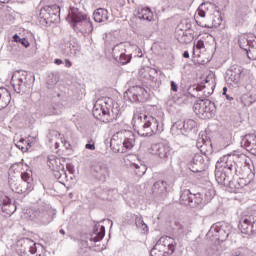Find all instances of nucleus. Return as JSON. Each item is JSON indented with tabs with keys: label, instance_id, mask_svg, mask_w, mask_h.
Masks as SVG:
<instances>
[{
	"label": "nucleus",
	"instance_id": "1",
	"mask_svg": "<svg viewBox=\"0 0 256 256\" xmlns=\"http://www.w3.org/2000/svg\"><path fill=\"white\" fill-rule=\"evenodd\" d=\"M10 189L19 195H29L34 189L33 175L25 171L23 163L13 164L8 171Z\"/></svg>",
	"mask_w": 256,
	"mask_h": 256
},
{
	"label": "nucleus",
	"instance_id": "2",
	"mask_svg": "<svg viewBox=\"0 0 256 256\" xmlns=\"http://www.w3.org/2000/svg\"><path fill=\"white\" fill-rule=\"evenodd\" d=\"M141 112L136 111L132 118V125L134 131H137L138 135L141 137H153V135H161L163 133V124L153 116H144Z\"/></svg>",
	"mask_w": 256,
	"mask_h": 256
},
{
	"label": "nucleus",
	"instance_id": "3",
	"mask_svg": "<svg viewBox=\"0 0 256 256\" xmlns=\"http://www.w3.org/2000/svg\"><path fill=\"white\" fill-rule=\"evenodd\" d=\"M92 113L98 121L112 123L119 117V107H115L113 99L104 98L95 102Z\"/></svg>",
	"mask_w": 256,
	"mask_h": 256
},
{
	"label": "nucleus",
	"instance_id": "4",
	"mask_svg": "<svg viewBox=\"0 0 256 256\" xmlns=\"http://www.w3.org/2000/svg\"><path fill=\"white\" fill-rule=\"evenodd\" d=\"M110 147L114 153H127L135 147V134L131 131H122L113 135Z\"/></svg>",
	"mask_w": 256,
	"mask_h": 256
},
{
	"label": "nucleus",
	"instance_id": "5",
	"mask_svg": "<svg viewBox=\"0 0 256 256\" xmlns=\"http://www.w3.org/2000/svg\"><path fill=\"white\" fill-rule=\"evenodd\" d=\"M193 111L200 119H213L217 108L215 107V103L211 102V100H197L194 103Z\"/></svg>",
	"mask_w": 256,
	"mask_h": 256
},
{
	"label": "nucleus",
	"instance_id": "6",
	"mask_svg": "<svg viewBox=\"0 0 256 256\" xmlns=\"http://www.w3.org/2000/svg\"><path fill=\"white\" fill-rule=\"evenodd\" d=\"M220 163H224L228 171H233L247 163V156L245 154H228L220 158Z\"/></svg>",
	"mask_w": 256,
	"mask_h": 256
},
{
	"label": "nucleus",
	"instance_id": "7",
	"mask_svg": "<svg viewBox=\"0 0 256 256\" xmlns=\"http://www.w3.org/2000/svg\"><path fill=\"white\" fill-rule=\"evenodd\" d=\"M238 229L244 235H249V233H256V216L249 215L241 218Z\"/></svg>",
	"mask_w": 256,
	"mask_h": 256
},
{
	"label": "nucleus",
	"instance_id": "8",
	"mask_svg": "<svg viewBox=\"0 0 256 256\" xmlns=\"http://www.w3.org/2000/svg\"><path fill=\"white\" fill-rule=\"evenodd\" d=\"M170 151L171 149L169 148V146L161 142L152 144L149 149L150 155H153L154 157H158V159H161L162 161H167V159H169Z\"/></svg>",
	"mask_w": 256,
	"mask_h": 256
},
{
	"label": "nucleus",
	"instance_id": "9",
	"mask_svg": "<svg viewBox=\"0 0 256 256\" xmlns=\"http://www.w3.org/2000/svg\"><path fill=\"white\" fill-rule=\"evenodd\" d=\"M157 243L166 252V255H173L175 253L177 242L172 237L162 236Z\"/></svg>",
	"mask_w": 256,
	"mask_h": 256
},
{
	"label": "nucleus",
	"instance_id": "10",
	"mask_svg": "<svg viewBox=\"0 0 256 256\" xmlns=\"http://www.w3.org/2000/svg\"><path fill=\"white\" fill-rule=\"evenodd\" d=\"M69 19H71L72 23H83L86 25V27H89L91 29V22L89 21V18L87 15H83L81 12H79V9L77 8H70Z\"/></svg>",
	"mask_w": 256,
	"mask_h": 256
},
{
	"label": "nucleus",
	"instance_id": "11",
	"mask_svg": "<svg viewBox=\"0 0 256 256\" xmlns=\"http://www.w3.org/2000/svg\"><path fill=\"white\" fill-rule=\"evenodd\" d=\"M215 13V4L211 2L202 3L197 12L195 14V19H199V17H211Z\"/></svg>",
	"mask_w": 256,
	"mask_h": 256
},
{
	"label": "nucleus",
	"instance_id": "12",
	"mask_svg": "<svg viewBox=\"0 0 256 256\" xmlns=\"http://www.w3.org/2000/svg\"><path fill=\"white\" fill-rule=\"evenodd\" d=\"M221 163H225V162H221V160H219L216 164V170H215V178L217 183H219V185H225L226 181H227V164H222Z\"/></svg>",
	"mask_w": 256,
	"mask_h": 256
},
{
	"label": "nucleus",
	"instance_id": "13",
	"mask_svg": "<svg viewBox=\"0 0 256 256\" xmlns=\"http://www.w3.org/2000/svg\"><path fill=\"white\" fill-rule=\"evenodd\" d=\"M57 15H61V7L57 4L51 6H45L40 10V16L42 19H51V17H57Z\"/></svg>",
	"mask_w": 256,
	"mask_h": 256
},
{
	"label": "nucleus",
	"instance_id": "14",
	"mask_svg": "<svg viewBox=\"0 0 256 256\" xmlns=\"http://www.w3.org/2000/svg\"><path fill=\"white\" fill-rule=\"evenodd\" d=\"M214 231L217 233L218 239L225 241V239H227L231 233V224L227 222L217 224L214 228Z\"/></svg>",
	"mask_w": 256,
	"mask_h": 256
},
{
	"label": "nucleus",
	"instance_id": "15",
	"mask_svg": "<svg viewBox=\"0 0 256 256\" xmlns=\"http://www.w3.org/2000/svg\"><path fill=\"white\" fill-rule=\"evenodd\" d=\"M126 95L132 103H137V101H139V97H143V95H145V88L141 86H132L126 91Z\"/></svg>",
	"mask_w": 256,
	"mask_h": 256
},
{
	"label": "nucleus",
	"instance_id": "16",
	"mask_svg": "<svg viewBox=\"0 0 256 256\" xmlns=\"http://www.w3.org/2000/svg\"><path fill=\"white\" fill-rule=\"evenodd\" d=\"M176 39L179 41V43H191L193 39H195V31L193 29H187V30H177L176 31Z\"/></svg>",
	"mask_w": 256,
	"mask_h": 256
},
{
	"label": "nucleus",
	"instance_id": "17",
	"mask_svg": "<svg viewBox=\"0 0 256 256\" xmlns=\"http://www.w3.org/2000/svg\"><path fill=\"white\" fill-rule=\"evenodd\" d=\"M27 79L25 72L16 71L13 73L11 78V85L14 87L15 91H21V87H23V81Z\"/></svg>",
	"mask_w": 256,
	"mask_h": 256
},
{
	"label": "nucleus",
	"instance_id": "18",
	"mask_svg": "<svg viewBox=\"0 0 256 256\" xmlns=\"http://www.w3.org/2000/svg\"><path fill=\"white\" fill-rule=\"evenodd\" d=\"M113 51L114 53H116V51L121 53L119 57V63H121V65H127V63H131L132 56L126 54L127 50L123 44L116 45Z\"/></svg>",
	"mask_w": 256,
	"mask_h": 256
},
{
	"label": "nucleus",
	"instance_id": "19",
	"mask_svg": "<svg viewBox=\"0 0 256 256\" xmlns=\"http://www.w3.org/2000/svg\"><path fill=\"white\" fill-rule=\"evenodd\" d=\"M196 146L203 155H211L213 153V144H211V141L200 139L197 141Z\"/></svg>",
	"mask_w": 256,
	"mask_h": 256
},
{
	"label": "nucleus",
	"instance_id": "20",
	"mask_svg": "<svg viewBox=\"0 0 256 256\" xmlns=\"http://www.w3.org/2000/svg\"><path fill=\"white\" fill-rule=\"evenodd\" d=\"M11 103V93L6 88H0V111Z\"/></svg>",
	"mask_w": 256,
	"mask_h": 256
},
{
	"label": "nucleus",
	"instance_id": "21",
	"mask_svg": "<svg viewBox=\"0 0 256 256\" xmlns=\"http://www.w3.org/2000/svg\"><path fill=\"white\" fill-rule=\"evenodd\" d=\"M94 21L96 23H103L109 19V12L107 9L104 8H98L94 13H93Z\"/></svg>",
	"mask_w": 256,
	"mask_h": 256
},
{
	"label": "nucleus",
	"instance_id": "22",
	"mask_svg": "<svg viewBox=\"0 0 256 256\" xmlns=\"http://www.w3.org/2000/svg\"><path fill=\"white\" fill-rule=\"evenodd\" d=\"M139 18L144 19V21H153V11L151 8L144 7L138 12Z\"/></svg>",
	"mask_w": 256,
	"mask_h": 256
},
{
	"label": "nucleus",
	"instance_id": "23",
	"mask_svg": "<svg viewBox=\"0 0 256 256\" xmlns=\"http://www.w3.org/2000/svg\"><path fill=\"white\" fill-rule=\"evenodd\" d=\"M15 211H17V206L15 205V203L12 202H4L2 205V213H4L5 215H13V213H15Z\"/></svg>",
	"mask_w": 256,
	"mask_h": 256
},
{
	"label": "nucleus",
	"instance_id": "24",
	"mask_svg": "<svg viewBox=\"0 0 256 256\" xmlns=\"http://www.w3.org/2000/svg\"><path fill=\"white\" fill-rule=\"evenodd\" d=\"M192 197H193V193H191L190 190H184L180 196V203H182V205L191 206Z\"/></svg>",
	"mask_w": 256,
	"mask_h": 256
},
{
	"label": "nucleus",
	"instance_id": "25",
	"mask_svg": "<svg viewBox=\"0 0 256 256\" xmlns=\"http://www.w3.org/2000/svg\"><path fill=\"white\" fill-rule=\"evenodd\" d=\"M247 57L251 61H256V38L252 39L247 50Z\"/></svg>",
	"mask_w": 256,
	"mask_h": 256
},
{
	"label": "nucleus",
	"instance_id": "26",
	"mask_svg": "<svg viewBox=\"0 0 256 256\" xmlns=\"http://www.w3.org/2000/svg\"><path fill=\"white\" fill-rule=\"evenodd\" d=\"M242 143L244 147L248 150L249 148L252 147V145H255L256 143V135L255 134H248L244 137L242 140Z\"/></svg>",
	"mask_w": 256,
	"mask_h": 256
},
{
	"label": "nucleus",
	"instance_id": "27",
	"mask_svg": "<svg viewBox=\"0 0 256 256\" xmlns=\"http://www.w3.org/2000/svg\"><path fill=\"white\" fill-rule=\"evenodd\" d=\"M151 256H166L167 253L163 249V247L157 242L155 246L150 251Z\"/></svg>",
	"mask_w": 256,
	"mask_h": 256
},
{
	"label": "nucleus",
	"instance_id": "28",
	"mask_svg": "<svg viewBox=\"0 0 256 256\" xmlns=\"http://www.w3.org/2000/svg\"><path fill=\"white\" fill-rule=\"evenodd\" d=\"M241 68H235L234 70L230 71V81H232V83H239V81H241Z\"/></svg>",
	"mask_w": 256,
	"mask_h": 256
},
{
	"label": "nucleus",
	"instance_id": "29",
	"mask_svg": "<svg viewBox=\"0 0 256 256\" xmlns=\"http://www.w3.org/2000/svg\"><path fill=\"white\" fill-rule=\"evenodd\" d=\"M240 101L243 105H245V107H251V105H253V103H255V99L253 98V95H251V94H243L240 97Z\"/></svg>",
	"mask_w": 256,
	"mask_h": 256
},
{
	"label": "nucleus",
	"instance_id": "30",
	"mask_svg": "<svg viewBox=\"0 0 256 256\" xmlns=\"http://www.w3.org/2000/svg\"><path fill=\"white\" fill-rule=\"evenodd\" d=\"M199 205H203V195L201 193L193 194L190 207H199Z\"/></svg>",
	"mask_w": 256,
	"mask_h": 256
},
{
	"label": "nucleus",
	"instance_id": "31",
	"mask_svg": "<svg viewBox=\"0 0 256 256\" xmlns=\"http://www.w3.org/2000/svg\"><path fill=\"white\" fill-rule=\"evenodd\" d=\"M133 168L135 175H137L138 177H143V175H145L147 171V167L143 164H141L140 166L137 164H133Z\"/></svg>",
	"mask_w": 256,
	"mask_h": 256
},
{
	"label": "nucleus",
	"instance_id": "32",
	"mask_svg": "<svg viewBox=\"0 0 256 256\" xmlns=\"http://www.w3.org/2000/svg\"><path fill=\"white\" fill-rule=\"evenodd\" d=\"M95 235L96 236L93 237V241L95 243L101 241L103 237H105V226H100V229L95 231Z\"/></svg>",
	"mask_w": 256,
	"mask_h": 256
},
{
	"label": "nucleus",
	"instance_id": "33",
	"mask_svg": "<svg viewBox=\"0 0 256 256\" xmlns=\"http://www.w3.org/2000/svg\"><path fill=\"white\" fill-rule=\"evenodd\" d=\"M183 127L186 129V131H192V129L197 127V122L193 119H187L184 121Z\"/></svg>",
	"mask_w": 256,
	"mask_h": 256
},
{
	"label": "nucleus",
	"instance_id": "34",
	"mask_svg": "<svg viewBox=\"0 0 256 256\" xmlns=\"http://www.w3.org/2000/svg\"><path fill=\"white\" fill-rule=\"evenodd\" d=\"M252 41L253 40H248L245 36H240L238 44L241 49H245V47L249 46Z\"/></svg>",
	"mask_w": 256,
	"mask_h": 256
},
{
	"label": "nucleus",
	"instance_id": "35",
	"mask_svg": "<svg viewBox=\"0 0 256 256\" xmlns=\"http://www.w3.org/2000/svg\"><path fill=\"white\" fill-rule=\"evenodd\" d=\"M193 163L197 165L198 163H203V156L196 154L193 158Z\"/></svg>",
	"mask_w": 256,
	"mask_h": 256
},
{
	"label": "nucleus",
	"instance_id": "36",
	"mask_svg": "<svg viewBox=\"0 0 256 256\" xmlns=\"http://www.w3.org/2000/svg\"><path fill=\"white\" fill-rule=\"evenodd\" d=\"M196 49H205V42L203 40H198L196 43Z\"/></svg>",
	"mask_w": 256,
	"mask_h": 256
},
{
	"label": "nucleus",
	"instance_id": "37",
	"mask_svg": "<svg viewBox=\"0 0 256 256\" xmlns=\"http://www.w3.org/2000/svg\"><path fill=\"white\" fill-rule=\"evenodd\" d=\"M21 45H23V47H25L27 49V47H29L31 44L29 43V40H27L26 38H22V40L20 41Z\"/></svg>",
	"mask_w": 256,
	"mask_h": 256
},
{
	"label": "nucleus",
	"instance_id": "38",
	"mask_svg": "<svg viewBox=\"0 0 256 256\" xmlns=\"http://www.w3.org/2000/svg\"><path fill=\"white\" fill-rule=\"evenodd\" d=\"M171 91H174V93H177L179 91V87L175 83V81H171Z\"/></svg>",
	"mask_w": 256,
	"mask_h": 256
},
{
	"label": "nucleus",
	"instance_id": "39",
	"mask_svg": "<svg viewBox=\"0 0 256 256\" xmlns=\"http://www.w3.org/2000/svg\"><path fill=\"white\" fill-rule=\"evenodd\" d=\"M21 143H23V142H20V143L17 145V147H18L19 149H21V151H27V150L29 149V144H27V146H23V145H21Z\"/></svg>",
	"mask_w": 256,
	"mask_h": 256
},
{
	"label": "nucleus",
	"instance_id": "40",
	"mask_svg": "<svg viewBox=\"0 0 256 256\" xmlns=\"http://www.w3.org/2000/svg\"><path fill=\"white\" fill-rule=\"evenodd\" d=\"M61 141L64 144V147H66V149L71 148V144L69 142H67V140H65V138H61Z\"/></svg>",
	"mask_w": 256,
	"mask_h": 256
},
{
	"label": "nucleus",
	"instance_id": "41",
	"mask_svg": "<svg viewBox=\"0 0 256 256\" xmlns=\"http://www.w3.org/2000/svg\"><path fill=\"white\" fill-rule=\"evenodd\" d=\"M13 39H14V42H15V43H21V41H22L23 38H21V37H19V35L15 34V35L13 36Z\"/></svg>",
	"mask_w": 256,
	"mask_h": 256
},
{
	"label": "nucleus",
	"instance_id": "42",
	"mask_svg": "<svg viewBox=\"0 0 256 256\" xmlns=\"http://www.w3.org/2000/svg\"><path fill=\"white\" fill-rule=\"evenodd\" d=\"M86 149H89L90 151H95V143L93 144H86Z\"/></svg>",
	"mask_w": 256,
	"mask_h": 256
},
{
	"label": "nucleus",
	"instance_id": "43",
	"mask_svg": "<svg viewBox=\"0 0 256 256\" xmlns=\"http://www.w3.org/2000/svg\"><path fill=\"white\" fill-rule=\"evenodd\" d=\"M73 63L71 61H69V59L65 60V67H72Z\"/></svg>",
	"mask_w": 256,
	"mask_h": 256
},
{
	"label": "nucleus",
	"instance_id": "44",
	"mask_svg": "<svg viewBox=\"0 0 256 256\" xmlns=\"http://www.w3.org/2000/svg\"><path fill=\"white\" fill-rule=\"evenodd\" d=\"M54 63H55V65H62V64H63V60H61V59H55V60H54Z\"/></svg>",
	"mask_w": 256,
	"mask_h": 256
},
{
	"label": "nucleus",
	"instance_id": "45",
	"mask_svg": "<svg viewBox=\"0 0 256 256\" xmlns=\"http://www.w3.org/2000/svg\"><path fill=\"white\" fill-rule=\"evenodd\" d=\"M183 57H184L185 59H189V52H188V51H184Z\"/></svg>",
	"mask_w": 256,
	"mask_h": 256
},
{
	"label": "nucleus",
	"instance_id": "46",
	"mask_svg": "<svg viewBox=\"0 0 256 256\" xmlns=\"http://www.w3.org/2000/svg\"><path fill=\"white\" fill-rule=\"evenodd\" d=\"M225 97H226V99L228 100V101H233V97H231V96H229V95H225Z\"/></svg>",
	"mask_w": 256,
	"mask_h": 256
},
{
	"label": "nucleus",
	"instance_id": "47",
	"mask_svg": "<svg viewBox=\"0 0 256 256\" xmlns=\"http://www.w3.org/2000/svg\"><path fill=\"white\" fill-rule=\"evenodd\" d=\"M241 179H247V174L242 173V174H241Z\"/></svg>",
	"mask_w": 256,
	"mask_h": 256
},
{
	"label": "nucleus",
	"instance_id": "48",
	"mask_svg": "<svg viewBox=\"0 0 256 256\" xmlns=\"http://www.w3.org/2000/svg\"><path fill=\"white\" fill-rule=\"evenodd\" d=\"M223 95H227V87H224L223 88V93H222Z\"/></svg>",
	"mask_w": 256,
	"mask_h": 256
},
{
	"label": "nucleus",
	"instance_id": "49",
	"mask_svg": "<svg viewBox=\"0 0 256 256\" xmlns=\"http://www.w3.org/2000/svg\"><path fill=\"white\" fill-rule=\"evenodd\" d=\"M66 167H67L68 171H70V173H73L71 165H67Z\"/></svg>",
	"mask_w": 256,
	"mask_h": 256
},
{
	"label": "nucleus",
	"instance_id": "50",
	"mask_svg": "<svg viewBox=\"0 0 256 256\" xmlns=\"http://www.w3.org/2000/svg\"><path fill=\"white\" fill-rule=\"evenodd\" d=\"M232 191L233 193H239V188H234Z\"/></svg>",
	"mask_w": 256,
	"mask_h": 256
},
{
	"label": "nucleus",
	"instance_id": "51",
	"mask_svg": "<svg viewBox=\"0 0 256 256\" xmlns=\"http://www.w3.org/2000/svg\"><path fill=\"white\" fill-rule=\"evenodd\" d=\"M60 233H61V235H65V230L61 229Z\"/></svg>",
	"mask_w": 256,
	"mask_h": 256
},
{
	"label": "nucleus",
	"instance_id": "52",
	"mask_svg": "<svg viewBox=\"0 0 256 256\" xmlns=\"http://www.w3.org/2000/svg\"><path fill=\"white\" fill-rule=\"evenodd\" d=\"M9 0H0V3H7Z\"/></svg>",
	"mask_w": 256,
	"mask_h": 256
},
{
	"label": "nucleus",
	"instance_id": "53",
	"mask_svg": "<svg viewBox=\"0 0 256 256\" xmlns=\"http://www.w3.org/2000/svg\"><path fill=\"white\" fill-rule=\"evenodd\" d=\"M233 185H235V183L234 182H232L231 184H230V187L233 189Z\"/></svg>",
	"mask_w": 256,
	"mask_h": 256
},
{
	"label": "nucleus",
	"instance_id": "54",
	"mask_svg": "<svg viewBox=\"0 0 256 256\" xmlns=\"http://www.w3.org/2000/svg\"><path fill=\"white\" fill-rule=\"evenodd\" d=\"M157 185H159V182L154 183V187H156Z\"/></svg>",
	"mask_w": 256,
	"mask_h": 256
}]
</instances>
